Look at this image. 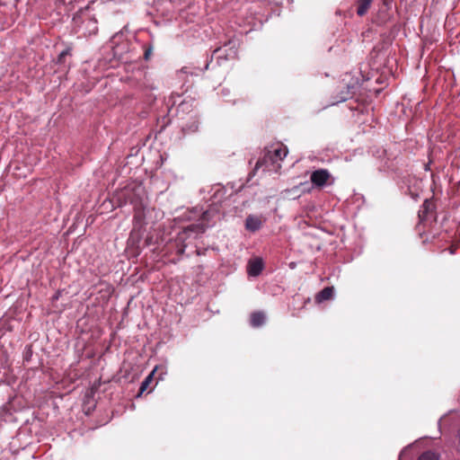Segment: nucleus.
<instances>
[{
    "instance_id": "1",
    "label": "nucleus",
    "mask_w": 460,
    "mask_h": 460,
    "mask_svg": "<svg viewBox=\"0 0 460 460\" xmlns=\"http://www.w3.org/2000/svg\"><path fill=\"white\" fill-rule=\"evenodd\" d=\"M74 30L84 37L95 35L98 32L97 20L91 13L90 7L80 9L73 17Z\"/></svg>"
},
{
    "instance_id": "2",
    "label": "nucleus",
    "mask_w": 460,
    "mask_h": 460,
    "mask_svg": "<svg viewBox=\"0 0 460 460\" xmlns=\"http://www.w3.org/2000/svg\"><path fill=\"white\" fill-rule=\"evenodd\" d=\"M288 153V151L287 146L280 143L266 147L263 158L257 161L252 174L254 175L260 167L265 165L269 162L272 164H279V162L282 161L287 156ZM277 167L279 168L280 165L278 164Z\"/></svg>"
},
{
    "instance_id": "3",
    "label": "nucleus",
    "mask_w": 460,
    "mask_h": 460,
    "mask_svg": "<svg viewBox=\"0 0 460 460\" xmlns=\"http://www.w3.org/2000/svg\"><path fill=\"white\" fill-rule=\"evenodd\" d=\"M208 226L203 222L197 224H190L188 226L184 227L182 231H181L177 235V241L181 243H184L190 238H197L199 235L202 234Z\"/></svg>"
},
{
    "instance_id": "4",
    "label": "nucleus",
    "mask_w": 460,
    "mask_h": 460,
    "mask_svg": "<svg viewBox=\"0 0 460 460\" xmlns=\"http://www.w3.org/2000/svg\"><path fill=\"white\" fill-rule=\"evenodd\" d=\"M331 173L326 169H318L311 173L310 180L314 186L322 188L328 183Z\"/></svg>"
},
{
    "instance_id": "5",
    "label": "nucleus",
    "mask_w": 460,
    "mask_h": 460,
    "mask_svg": "<svg viewBox=\"0 0 460 460\" xmlns=\"http://www.w3.org/2000/svg\"><path fill=\"white\" fill-rule=\"evenodd\" d=\"M145 219V208L142 204L136 205L134 208V217L133 220L135 223V227H141L144 224ZM136 233V228H134L130 233V238L134 237V234Z\"/></svg>"
},
{
    "instance_id": "6",
    "label": "nucleus",
    "mask_w": 460,
    "mask_h": 460,
    "mask_svg": "<svg viewBox=\"0 0 460 460\" xmlns=\"http://www.w3.org/2000/svg\"><path fill=\"white\" fill-rule=\"evenodd\" d=\"M263 270V261L260 258L251 260L247 266V272L250 276L257 277Z\"/></svg>"
},
{
    "instance_id": "7",
    "label": "nucleus",
    "mask_w": 460,
    "mask_h": 460,
    "mask_svg": "<svg viewBox=\"0 0 460 460\" xmlns=\"http://www.w3.org/2000/svg\"><path fill=\"white\" fill-rule=\"evenodd\" d=\"M333 296H334L333 287H326L316 294L314 300L317 304H321L324 301L332 299L333 297Z\"/></svg>"
},
{
    "instance_id": "8",
    "label": "nucleus",
    "mask_w": 460,
    "mask_h": 460,
    "mask_svg": "<svg viewBox=\"0 0 460 460\" xmlns=\"http://www.w3.org/2000/svg\"><path fill=\"white\" fill-rule=\"evenodd\" d=\"M435 205L432 200L426 199L419 210V218L420 221L426 220L428 215L433 212Z\"/></svg>"
},
{
    "instance_id": "9",
    "label": "nucleus",
    "mask_w": 460,
    "mask_h": 460,
    "mask_svg": "<svg viewBox=\"0 0 460 460\" xmlns=\"http://www.w3.org/2000/svg\"><path fill=\"white\" fill-rule=\"evenodd\" d=\"M261 226V220L256 216H248L245 220V227L251 232L259 230Z\"/></svg>"
},
{
    "instance_id": "10",
    "label": "nucleus",
    "mask_w": 460,
    "mask_h": 460,
    "mask_svg": "<svg viewBox=\"0 0 460 460\" xmlns=\"http://www.w3.org/2000/svg\"><path fill=\"white\" fill-rule=\"evenodd\" d=\"M266 316L262 312H254L251 314L250 323L252 327H260L264 324Z\"/></svg>"
},
{
    "instance_id": "11",
    "label": "nucleus",
    "mask_w": 460,
    "mask_h": 460,
    "mask_svg": "<svg viewBox=\"0 0 460 460\" xmlns=\"http://www.w3.org/2000/svg\"><path fill=\"white\" fill-rule=\"evenodd\" d=\"M372 2L373 0H358L357 14L358 16H364L367 13Z\"/></svg>"
},
{
    "instance_id": "12",
    "label": "nucleus",
    "mask_w": 460,
    "mask_h": 460,
    "mask_svg": "<svg viewBox=\"0 0 460 460\" xmlns=\"http://www.w3.org/2000/svg\"><path fill=\"white\" fill-rule=\"evenodd\" d=\"M155 370H156V367L141 383L137 397L140 396L147 389V387L153 381V377H154Z\"/></svg>"
},
{
    "instance_id": "13",
    "label": "nucleus",
    "mask_w": 460,
    "mask_h": 460,
    "mask_svg": "<svg viewBox=\"0 0 460 460\" xmlns=\"http://www.w3.org/2000/svg\"><path fill=\"white\" fill-rule=\"evenodd\" d=\"M199 69H194V70H191L190 67L188 66H184L182 67L179 72H178V76L180 78H181L182 80H185V77L184 75H195V76H199Z\"/></svg>"
},
{
    "instance_id": "14",
    "label": "nucleus",
    "mask_w": 460,
    "mask_h": 460,
    "mask_svg": "<svg viewBox=\"0 0 460 460\" xmlns=\"http://www.w3.org/2000/svg\"><path fill=\"white\" fill-rule=\"evenodd\" d=\"M182 130L185 133H195L199 130V122L197 120H193L190 123L187 124L182 128Z\"/></svg>"
},
{
    "instance_id": "15",
    "label": "nucleus",
    "mask_w": 460,
    "mask_h": 460,
    "mask_svg": "<svg viewBox=\"0 0 460 460\" xmlns=\"http://www.w3.org/2000/svg\"><path fill=\"white\" fill-rule=\"evenodd\" d=\"M418 460H438V456L431 451L422 453Z\"/></svg>"
},
{
    "instance_id": "16",
    "label": "nucleus",
    "mask_w": 460,
    "mask_h": 460,
    "mask_svg": "<svg viewBox=\"0 0 460 460\" xmlns=\"http://www.w3.org/2000/svg\"><path fill=\"white\" fill-rule=\"evenodd\" d=\"M298 190H299V186L297 185V186L293 187L292 189L285 190L284 192L287 194V196L293 195L295 197H299Z\"/></svg>"
},
{
    "instance_id": "17",
    "label": "nucleus",
    "mask_w": 460,
    "mask_h": 460,
    "mask_svg": "<svg viewBox=\"0 0 460 460\" xmlns=\"http://www.w3.org/2000/svg\"><path fill=\"white\" fill-rule=\"evenodd\" d=\"M70 54V50L69 49H65L63 50L59 56H58V61L61 62L63 58L66 57V55H69Z\"/></svg>"
},
{
    "instance_id": "18",
    "label": "nucleus",
    "mask_w": 460,
    "mask_h": 460,
    "mask_svg": "<svg viewBox=\"0 0 460 460\" xmlns=\"http://www.w3.org/2000/svg\"><path fill=\"white\" fill-rule=\"evenodd\" d=\"M150 54H151V49H146L145 52V58L147 59Z\"/></svg>"
},
{
    "instance_id": "19",
    "label": "nucleus",
    "mask_w": 460,
    "mask_h": 460,
    "mask_svg": "<svg viewBox=\"0 0 460 460\" xmlns=\"http://www.w3.org/2000/svg\"><path fill=\"white\" fill-rule=\"evenodd\" d=\"M187 244L183 243L182 244V247L179 250L180 252H183L185 248H186Z\"/></svg>"
},
{
    "instance_id": "20",
    "label": "nucleus",
    "mask_w": 460,
    "mask_h": 460,
    "mask_svg": "<svg viewBox=\"0 0 460 460\" xmlns=\"http://www.w3.org/2000/svg\"><path fill=\"white\" fill-rule=\"evenodd\" d=\"M220 51H221V49H220V48H217V49H216L214 50L213 55H216V54L219 53Z\"/></svg>"
},
{
    "instance_id": "21",
    "label": "nucleus",
    "mask_w": 460,
    "mask_h": 460,
    "mask_svg": "<svg viewBox=\"0 0 460 460\" xmlns=\"http://www.w3.org/2000/svg\"><path fill=\"white\" fill-rule=\"evenodd\" d=\"M455 251H456V248L450 247L449 252H450L451 254H454Z\"/></svg>"
}]
</instances>
